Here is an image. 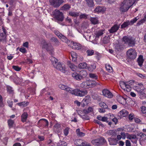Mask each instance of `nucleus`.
I'll return each instance as SVG.
<instances>
[{
  "instance_id": "obj_1",
  "label": "nucleus",
  "mask_w": 146,
  "mask_h": 146,
  "mask_svg": "<svg viewBox=\"0 0 146 146\" xmlns=\"http://www.w3.org/2000/svg\"><path fill=\"white\" fill-rule=\"evenodd\" d=\"M119 84L122 89L127 92H129L132 88L140 94L142 93L143 86L141 83H135L132 80L125 82L121 81Z\"/></svg>"
},
{
  "instance_id": "obj_2",
  "label": "nucleus",
  "mask_w": 146,
  "mask_h": 146,
  "mask_svg": "<svg viewBox=\"0 0 146 146\" xmlns=\"http://www.w3.org/2000/svg\"><path fill=\"white\" fill-rule=\"evenodd\" d=\"M99 84L94 80H87L83 82L80 85L81 87L85 88H88L95 86Z\"/></svg>"
},
{
  "instance_id": "obj_3",
  "label": "nucleus",
  "mask_w": 146,
  "mask_h": 146,
  "mask_svg": "<svg viewBox=\"0 0 146 146\" xmlns=\"http://www.w3.org/2000/svg\"><path fill=\"white\" fill-rule=\"evenodd\" d=\"M54 18L58 21L62 22L64 19V15L62 12L59 10L56 9L52 13Z\"/></svg>"
},
{
  "instance_id": "obj_4",
  "label": "nucleus",
  "mask_w": 146,
  "mask_h": 146,
  "mask_svg": "<svg viewBox=\"0 0 146 146\" xmlns=\"http://www.w3.org/2000/svg\"><path fill=\"white\" fill-rule=\"evenodd\" d=\"M87 93V91L86 90H80L78 89L74 90L72 89L71 92V94H72L80 97L84 96Z\"/></svg>"
},
{
  "instance_id": "obj_5",
  "label": "nucleus",
  "mask_w": 146,
  "mask_h": 146,
  "mask_svg": "<svg viewBox=\"0 0 146 146\" xmlns=\"http://www.w3.org/2000/svg\"><path fill=\"white\" fill-rule=\"evenodd\" d=\"M123 40L129 46H134L135 43V39L131 36H125L123 38Z\"/></svg>"
},
{
  "instance_id": "obj_6",
  "label": "nucleus",
  "mask_w": 146,
  "mask_h": 146,
  "mask_svg": "<svg viewBox=\"0 0 146 146\" xmlns=\"http://www.w3.org/2000/svg\"><path fill=\"white\" fill-rule=\"evenodd\" d=\"M126 54L128 58L131 60L135 59L137 56V53L135 50L132 48L128 50L127 51Z\"/></svg>"
},
{
  "instance_id": "obj_7",
  "label": "nucleus",
  "mask_w": 146,
  "mask_h": 146,
  "mask_svg": "<svg viewBox=\"0 0 146 146\" xmlns=\"http://www.w3.org/2000/svg\"><path fill=\"white\" fill-rule=\"evenodd\" d=\"M131 7L123 1L120 4L119 10L121 13H123L128 11Z\"/></svg>"
},
{
  "instance_id": "obj_8",
  "label": "nucleus",
  "mask_w": 146,
  "mask_h": 146,
  "mask_svg": "<svg viewBox=\"0 0 146 146\" xmlns=\"http://www.w3.org/2000/svg\"><path fill=\"white\" fill-rule=\"evenodd\" d=\"M106 142V141L103 137H101L97 139L92 140L91 143L95 145H102Z\"/></svg>"
},
{
  "instance_id": "obj_9",
  "label": "nucleus",
  "mask_w": 146,
  "mask_h": 146,
  "mask_svg": "<svg viewBox=\"0 0 146 146\" xmlns=\"http://www.w3.org/2000/svg\"><path fill=\"white\" fill-rule=\"evenodd\" d=\"M50 5L55 8L59 7L64 3V0H51L49 1Z\"/></svg>"
},
{
  "instance_id": "obj_10",
  "label": "nucleus",
  "mask_w": 146,
  "mask_h": 146,
  "mask_svg": "<svg viewBox=\"0 0 146 146\" xmlns=\"http://www.w3.org/2000/svg\"><path fill=\"white\" fill-rule=\"evenodd\" d=\"M54 67L63 73H65L67 70V68L64 64H53Z\"/></svg>"
},
{
  "instance_id": "obj_11",
  "label": "nucleus",
  "mask_w": 146,
  "mask_h": 146,
  "mask_svg": "<svg viewBox=\"0 0 146 146\" xmlns=\"http://www.w3.org/2000/svg\"><path fill=\"white\" fill-rule=\"evenodd\" d=\"M74 143L77 146H91L90 143L87 142H83L82 140L77 139L74 141Z\"/></svg>"
},
{
  "instance_id": "obj_12",
  "label": "nucleus",
  "mask_w": 146,
  "mask_h": 146,
  "mask_svg": "<svg viewBox=\"0 0 146 146\" xmlns=\"http://www.w3.org/2000/svg\"><path fill=\"white\" fill-rule=\"evenodd\" d=\"M78 115L84 119L89 120V117L86 115V113L84 112V110H79L77 111Z\"/></svg>"
},
{
  "instance_id": "obj_13",
  "label": "nucleus",
  "mask_w": 146,
  "mask_h": 146,
  "mask_svg": "<svg viewBox=\"0 0 146 146\" xmlns=\"http://www.w3.org/2000/svg\"><path fill=\"white\" fill-rule=\"evenodd\" d=\"M38 123L39 126H44L45 127H47L48 124V121L44 119H40L38 121Z\"/></svg>"
},
{
  "instance_id": "obj_14",
  "label": "nucleus",
  "mask_w": 146,
  "mask_h": 146,
  "mask_svg": "<svg viewBox=\"0 0 146 146\" xmlns=\"http://www.w3.org/2000/svg\"><path fill=\"white\" fill-rule=\"evenodd\" d=\"M103 95L108 98H111L113 97V94L109 90L107 89H104L102 91Z\"/></svg>"
},
{
  "instance_id": "obj_15",
  "label": "nucleus",
  "mask_w": 146,
  "mask_h": 146,
  "mask_svg": "<svg viewBox=\"0 0 146 146\" xmlns=\"http://www.w3.org/2000/svg\"><path fill=\"white\" fill-rule=\"evenodd\" d=\"M58 87L62 90H66L71 93L72 88L68 87L65 85L60 84L58 85Z\"/></svg>"
},
{
  "instance_id": "obj_16",
  "label": "nucleus",
  "mask_w": 146,
  "mask_h": 146,
  "mask_svg": "<svg viewBox=\"0 0 146 146\" xmlns=\"http://www.w3.org/2000/svg\"><path fill=\"white\" fill-rule=\"evenodd\" d=\"M119 25H115L109 30V31L110 33H113L116 32L119 29Z\"/></svg>"
},
{
  "instance_id": "obj_17",
  "label": "nucleus",
  "mask_w": 146,
  "mask_h": 146,
  "mask_svg": "<svg viewBox=\"0 0 146 146\" xmlns=\"http://www.w3.org/2000/svg\"><path fill=\"white\" fill-rule=\"evenodd\" d=\"M139 137V140L140 144H141V142L146 140V135L143 133H140L137 134Z\"/></svg>"
},
{
  "instance_id": "obj_18",
  "label": "nucleus",
  "mask_w": 146,
  "mask_h": 146,
  "mask_svg": "<svg viewBox=\"0 0 146 146\" xmlns=\"http://www.w3.org/2000/svg\"><path fill=\"white\" fill-rule=\"evenodd\" d=\"M117 130L116 129H112L109 130L107 131L105 135L110 136L111 135H114L117 134Z\"/></svg>"
},
{
  "instance_id": "obj_19",
  "label": "nucleus",
  "mask_w": 146,
  "mask_h": 146,
  "mask_svg": "<svg viewBox=\"0 0 146 146\" xmlns=\"http://www.w3.org/2000/svg\"><path fill=\"white\" fill-rule=\"evenodd\" d=\"M72 44V48L73 49L76 50H79L82 48L81 45L78 43L75 42H71Z\"/></svg>"
},
{
  "instance_id": "obj_20",
  "label": "nucleus",
  "mask_w": 146,
  "mask_h": 146,
  "mask_svg": "<svg viewBox=\"0 0 146 146\" xmlns=\"http://www.w3.org/2000/svg\"><path fill=\"white\" fill-rule=\"evenodd\" d=\"M117 100L120 103L122 104H125L126 103V99L121 96L117 97Z\"/></svg>"
},
{
  "instance_id": "obj_21",
  "label": "nucleus",
  "mask_w": 146,
  "mask_h": 146,
  "mask_svg": "<svg viewBox=\"0 0 146 146\" xmlns=\"http://www.w3.org/2000/svg\"><path fill=\"white\" fill-rule=\"evenodd\" d=\"M106 10V8L104 7L98 6L94 10V11L98 13L104 12Z\"/></svg>"
},
{
  "instance_id": "obj_22",
  "label": "nucleus",
  "mask_w": 146,
  "mask_h": 146,
  "mask_svg": "<svg viewBox=\"0 0 146 146\" xmlns=\"http://www.w3.org/2000/svg\"><path fill=\"white\" fill-rule=\"evenodd\" d=\"M72 77L78 81L81 80L80 73L74 72L72 74Z\"/></svg>"
},
{
  "instance_id": "obj_23",
  "label": "nucleus",
  "mask_w": 146,
  "mask_h": 146,
  "mask_svg": "<svg viewBox=\"0 0 146 146\" xmlns=\"http://www.w3.org/2000/svg\"><path fill=\"white\" fill-rule=\"evenodd\" d=\"M3 29L4 33L0 34V42L5 40H6V30L4 29Z\"/></svg>"
},
{
  "instance_id": "obj_24",
  "label": "nucleus",
  "mask_w": 146,
  "mask_h": 146,
  "mask_svg": "<svg viewBox=\"0 0 146 146\" xmlns=\"http://www.w3.org/2000/svg\"><path fill=\"white\" fill-rule=\"evenodd\" d=\"M96 67L95 64H87L86 69L90 72H92Z\"/></svg>"
},
{
  "instance_id": "obj_25",
  "label": "nucleus",
  "mask_w": 146,
  "mask_h": 146,
  "mask_svg": "<svg viewBox=\"0 0 146 146\" xmlns=\"http://www.w3.org/2000/svg\"><path fill=\"white\" fill-rule=\"evenodd\" d=\"M79 73L81 80H83L84 78L86 77L87 75V72L85 70H81Z\"/></svg>"
},
{
  "instance_id": "obj_26",
  "label": "nucleus",
  "mask_w": 146,
  "mask_h": 146,
  "mask_svg": "<svg viewBox=\"0 0 146 146\" xmlns=\"http://www.w3.org/2000/svg\"><path fill=\"white\" fill-rule=\"evenodd\" d=\"M138 0H124L123 1L125 3L130 6L131 7Z\"/></svg>"
},
{
  "instance_id": "obj_27",
  "label": "nucleus",
  "mask_w": 146,
  "mask_h": 146,
  "mask_svg": "<svg viewBox=\"0 0 146 146\" xmlns=\"http://www.w3.org/2000/svg\"><path fill=\"white\" fill-rule=\"evenodd\" d=\"M121 117H125L127 116L128 114V112L125 109H123L121 110L119 113Z\"/></svg>"
},
{
  "instance_id": "obj_28",
  "label": "nucleus",
  "mask_w": 146,
  "mask_h": 146,
  "mask_svg": "<svg viewBox=\"0 0 146 146\" xmlns=\"http://www.w3.org/2000/svg\"><path fill=\"white\" fill-rule=\"evenodd\" d=\"M86 2V4L88 7H92L94 6V3L93 0H85Z\"/></svg>"
},
{
  "instance_id": "obj_29",
  "label": "nucleus",
  "mask_w": 146,
  "mask_h": 146,
  "mask_svg": "<svg viewBox=\"0 0 146 146\" xmlns=\"http://www.w3.org/2000/svg\"><path fill=\"white\" fill-rule=\"evenodd\" d=\"M108 140L110 145H117V143L115 139L109 138H108Z\"/></svg>"
},
{
  "instance_id": "obj_30",
  "label": "nucleus",
  "mask_w": 146,
  "mask_h": 146,
  "mask_svg": "<svg viewBox=\"0 0 146 146\" xmlns=\"http://www.w3.org/2000/svg\"><path fill=\"white\" fill-rule=\"evenodd\" d=\"M90 20L92 23L94 25H96L98 23V21L97 17H91Z\"/></svg>"
},
{
  "instance_id": "obj_31",
  "label": "nucleus",
  "mask_w": 146,
  "mask_h": 146,
  "mask_svg": "<svg viewBox=\"0 0 146 146\" xmlns=\"http://www.w3.org/2000/svg\"><path fill=\"white\" fill-rule=\"evenodd\" d=\"M28 116V114L26 112H24L21 115V120L24 122L26 121Z\"/></svg>"
},
{
  "instance_id": "obj_32",
  "label": "nucleus",
  "mask_w": 146,
  "mask_h": 146,
  "mask_svg": "<svg viewBox=\"0 0 146 146\" xmlns=\"http://www.w3.org/2000/svg\"><path fill=\"white\" fill-rule=\"evenodd\" d=\"M70 7L71 6L70 5L68 4H64L61 7V9L63 10L67 11L69 10Z\"/></svg>"
},
{
  "instance_id": "obj_33",
  "label": "nucleus",
  "mask_w": 146,
  "mask_h": 146,
  "mask_svg": "<svg viewBox=\"0 0 146 146\" xmlns=\"http://www.w3.org/2000/svg\"><path fill=\"white\" fill-rule=\"evenodd\" d=\"M90 100L89 99L85 98L83 99L82 102V107H84L86 105H87L88 104Z\"/></svg>"
},
{
  "instance_id": "obj_34",
  "label": "nucleus",
  "mask_w": 146,
  "mask_h": 146,
  "mask_svg": "<svg viewBox=\"0 0 146 146\" xmlns=\"http://www.w3.org/2000/svg\"><path fill=\"white\" fill-rule=\"evenodd\" d=\"M104 31L102 30H100L96 32L95 33L96 37L99 38L100 37L102 36L104 34Z\"/></svg>"
},
{
  "instance_id": "obj_35",
  "label": "nucleus",
  "mask_w": 146,
  "mask_h": 146,
  "mask_svg": "<svg viewBox=\"0 0 146 146\" xmlns=\"http://www.w3.org/2000/svg\"><path fill=\"white\" fill-rule=\"evenodd\" d=\"M97 118L99 120L103 122H106L107 121L108 118L106 117H102L100 115H98Z\"/></svg>"
},
{
  "instance_id": "obj_36",
  "label": "nucleus",
  "mask_w": 146,
  "mask_h": 146,
  "mask_svg": "<svg viewBox=\"0 0 146 146\" xmlns=\"http://www.w3.org/2000/svg\"><path fill=\"white\" fill-rule=\"evenodd\" d=\"M70 54L72 58V61L74 62L76 61L77 59V55L76 53L74 52H71Z\"/></svg>"
},
{
  "instance_id": "obj_37",
  "label": "nucleus",
  "mask_w": 146,
  "mask_h": 146,
  "mask_svg": "<svg viewBox=\"0 0 146 146\" xmlns=\"http://www.w3.org/2000/svg\"><path fill=\"white\" fill-rule=\"evenodd\" d=\"M76 132L77 135L79 137H83L85 135L84 133L80 131L79 129H78L76 130Z\"/></svg>"
},
{
  "instance_id": "obj_38",
  "label": "nucleus",
  "mask_w": 146,
  "mask_h": 146,
  "mask_svg": "<svg viewBox=\"0 0 146 146\" xmlns=\"http://www.w3.org/2000/svg\"><path fill=\"white\" fill-rule=\"evenodd\" d=\"M29 102H23L17 104L18 105L20 106L25 107L29 105Z\"/></svg>"
},
{
  "instance_id": "obj_39",
  "label": "nucleus",
  "mask_w": 146,
  "mask_h": 146,
  "mask_svg": "<svg viewBox=\"0 0 146 146\" xmlns=\"http://www.w3.org/2000/svg\"><path fill=\"white\" fill-rule=\"evenodd\" d=\"M144 60L142 55H140L137 59V61L138 64H142Z\"/></svg>"
},
{
  "instance_id": "obj_40",
  "label": "nucleus",
  "mask_w": 146,
  "mask_h": 146,
  "mask_svg": "<svg viewBox=\"0 0 146 146\" xmlns=\"http://www.w3.org/2000/svg\"><path fill=\"white\" fill-rule=\"evenodd\" d=\"M68 66L72 71H75L76 70L78 67L75 64H68Z\"/></svg>"
},
{
  "instance_id": "obj_41",
  "label": "nucleus",
  "mask_w": 146,
  "mask_h": 146,
  "mask_svg": "<svg viewBox=\"0 0 146 146\" xmlns=\"http://www.w3.org/2000/svg\"><path fill=\"white\" fill-rule=\"evenodd\" d=\"M51 63L53 64H56L58 62V60L57 59L53 56H51L50 58Z\"/></svg>"
},
{
  "instance_id": "obj_42",
  "label": "nucleus",
  "mask_w": 146,
  "mask_h": 146,
  "mask_svg": "<svg viewBox=\"0 0 146 146\" xmlns=\"http://www.w3.org/2000/svg\"><path fill=\"white\" fill-rule=\"evenodd\" d=\"M79 13L72 11L70 12L69 13L70 16L75 17L78 16L79 15Z\"/></svg>"
},
{
  "instance_id": "obj_43",
  "label": "nucleus",
  "mask_w": 146,
  "mask_h": 146,
  "mask_svg": "<svg viewBox=\"0 0 146 146\" xmlns=\"http://www.w3.org/2000/svg\"><path fill=\"white\" fill-rule=\"evenodd\" d=\"M105 68L107 70L110 72H112L113 71L112 68L110 64H105Z\"/></svg>"
},
{
  "instance_id": "obj_44",
  "label": "nucleus",
  "mask_w": 146,
  "mask_h": 146,
  "mask_svg": "<svg viewBox=\"0 0 146 146\" xmlns=\"http://www.w3.org/2000/svg\"><path fill=\"white\" fill-rule=\"evenodd\" d=\"M48 146H56V144L52 142L51 140H49L47 141Z\"/></svg>"
},
{
  "instance_id": "obj_45",
  "label": "nucleus",
  "mask_w": 146,
  "mask_h": 146,
  "mask_svg": "<svg viewBox=\"0 0 146 146\" xmlns=\"http://www.w3.org/2000/svg\"><path fill=\"white\" fill-rule=\"evenodd\" d=\"M130 22L128 21L125 22H124L121 26V28H125L127 27L128 25H130Z\"/></svg>"
},
{
  "instance_id": "obj_46",
  "label": "nucleus",
  "mask_w": 146,
  "mask_h": 146,
  "mask_svg": "<svg viewBox=\"0 0 146 146\" xmlns=\"http://www.w3.org/2000/svg\"><path fill=\"white\" fill-rule=\"evenodd\" d=\"M7 91L10 94H12L13 93V88L10 86H7Z\"/></svg>"
},
{
  "instance_id": "obj_47",
  "label": "nucleus",
  "mask_w": 146,
  "mask_h": 146,
  "mask_svg": "<svg viewBox=\"0 0 146 146\" xmlns=\"http://www.w3.org/2000/svg\"><path fill=\"white\" fill-rule=\"evenodd\" d=\"M135 135L129 134L128 133H127V138L130 140L131 141Z\"/></svg>"
},
{
  "instance_id": "obj_48",
  "label": "nucleus",
  "mask_w": 146,
  "mask_h": 146,
  "mask_svg": "<svg viewBox=\"0 0 146 146\" xmlns=\"http://www.w3.org/2000/svg\"><path fill=\"white\" fill-rule=\"evenodd\" d=\"M89 76L90 77L92 78V79L95 80H97L98 79V76L96 74L93 73H90L89 74Z\"/></svg>"
},
{
  "instance_id": "obj_49",
  "label": "nucleus",
  "mask_w": 146,
  "mask_h": 146,
  "mask_svg": "<svg viewBox=\"0 0 146 146\" xmlns=\"http://www.w3.org/2000/svg\"><path fill=\"white\" fill-rule=\"evenodd\" d=\"M43 44L42 47L44 48L47 49L48 47V45L45 40H43L42 42Z\"/></svg>"
},
{
  "instance_id": "obj_50",
  "label": "nucleus",
  "mask_w": 146,
  "mask_h": 146,
  "mask_svg": "<svg viewBox=\"0 0 146 146\" xmlns=\"http://www.w3.org/2000/svg\"><path fill=\"white\" fill-rule=\"evenodd\" d=\"M51 41L52 42H54L56 44H59V41L57 39V38L54 37H52L50 39Z\"/></svg>"
},
{
  "instance_id": "obj_51",
  "label": "nucleus",
  "mask_w": 146,
  "mask_h": 146,
  "mask_svg": "<svg viewBox=\"0 0 146 146\" xmlns=\"http://www.w3.org/2000/svg\"><path fill=\"white\" fill-rule=\"evenodd\" d=\"M100 106L104 109H107L108 107V106L104 102H101L99 103Z\"/></svg>"
},
{
  "instance_id": "obj_52",
  "label": "nucleus",
  "mask_w": 146,
  "mask_h": 146,
  "mask_svg": "<svg viewBox=\"0 0 146 146\" xmlns=\"http://www.w3.org/2000/svg\"><path fill=\"white\" fill-rule=\"evenodd\" d=\"M60 38H61V40L62 41L65 42H68V39L64 36L63 35H62V36H61Z\"/></svg>"
},
{
  "instance_id": "obj_53",
  "label": "nucleus",
  "mask_w": 146,
  "mask_h": 146,
  "mask_svg": "<svg viewBox=\"0 0 146 146\" xmlns=\"http://www.w3.org/2000/svg\"><path fill=\"white\" fill-rule=\"evenodd\" d=\"M8 123L9 127H12L14 123V121L10 119L8 121Z\"/></svg>"
},
{
  "instance_id": "obj_54",
  "label": "nucleus",
  "mask_w": 146,
  "mask_h": 146,
  "mask_svg": "<svg viewBox=\"0 0 146 146\" xmlns=\"http://www.w3.org/2000/svg\"><path fill=\"white\" fill-rule=\"evenodd\" d=\"M110 41L109 38L107 37H105L103 39V43L105 44H106L109 43Z\"/></svg>"
},
{
  "instance_id": "obj_55",
  "label": "nucleus",
  "mask_w": 146,
  "mask_h": 146,
  "mask_svg": "<svg viewBox=\"0 0 146 146\" xmlns=\"http://www.w3.org/2000/svg\"><path fill=\"white\" fill-rule=\"evenodd\" d=\"M93 111V109L92 107H89L88 109H84V112L86 113L87 114Z\"/></svg>"
},
{
  "instance_id": "obj_56",
  "label": "nucleus",
  "mask_w": 146,
  "mask_h": 146,
  "mask_svg": "<svg viewBox=\"0 0 146 146\" xmlns=\"http://www.w3.org/2000/svg\"><path fill=\"white\" fill-rule=\"evenodd\" d=\"M86 53H87V55L88 56H92L94 53V51L93 50H88L86 51Z\"/></svg>"
},
{
  "instance_id": "obj_57",
  "label": "nucleus",
  "mask_w": 146,
  "mask_h": 146,
  "mask_svg": "<svg viewBox=\"0 0 146 146\" xmlns=\"http://www.w3.org/2000/svg\"><path fill=\"white\" fill-rule=\"evenodd\" d=\"M88 15L86 14L85 13L82 14L80 15L79 16V17L80 19H86L87 18V17H88Z\"/></svg>"
},
{
  "instance_id": "obj_58",
  "label": "nucleus",
  "mask_w": 146,
  "mask_h": 146,
  "mask_svg": "<svg viewBox=\"0 0 146 146\" xmlns=\"http://www.w3.org/2000/svg\"><path fill=\"white\" fill-rule=\"evenodd\" d=\"M66 143L64 141H60L58 144V146H66Z\"/></svg>"
},
{
  "instance_id": "obj_59",
  "label": "nucleus",
  "mask_w": 146,
  "mask_h": 146,
  "mask_svg": "<svg viewBox=\"0 0 146 146\" xmlns=\"http://www.w3.org/2000/svg\"><path fill=\"white\" fill-rule=\"evenodd\" d=\"M138 139L137 138L136 135L131 140V142L133 144H136L137 143Z\"/></svg>"
},
{
  "instance_id": "obj_60",
  "label": "nucleus",
  "mask_w": 146,
  "mask_h": 146,
  "mask_svg": "<svg viewBox=\"0 0 146 146\" xmlns=\"http://www.w3.org/2000/svg\"><path fill=\"white\" fill-rule=\"evenodd\" d=\"M12 67L14 70L17 71H19L21 69V67L17 66H13Z\"/></svg>"
},
{
  "instance_id": "obj_61",
  "label": "nucleus",
  "mask_w": 146,
  "mask_h": 146,
  "mask_svg": "<svg viewBox=\"0 0 146 146\" xmlns=\"http://www.w3.org/2000/svg\"><path fill=\"white\" fill-rule=\"evenodd\" d=\"M145 21L146 20H145V19H143L140 20L137 23L136 25L137 26H139L142 24L143 23L145 22Z\"/></svg>"
},
{
  "instance_id": "obj_62",
  "label": "nucleus",
  "mask_w": 146,
  "mask_h": 146,
  "mask_svg": "<svg viewBox=\"0 0 146 146\" xmlns=\"http://www.w3.org/2000/svg\"><path fill=\"white\" fill-rule=\"evenodd\" d=\"M120 135L123 139H125L126 137H127V133H125L123 132H121L120 133Z\"/></svg>"
},
{
  "instance_id": "obj_63",
  "label": "nucleus",
  "mask_w": 146,
  "mask_h": 146,
  "mask_svg": "<svg viewBox=\"0 0 146 146\" xmlns=\"http://www.w3.org/2000/svg\"><path fill=\"white\" fill-rule=\"evenodd\" d=\"M139 18L138 17H137L133 19L132 20L130 21V23H131V25H133L134 23H135L139 19Z\"/></svg>"
},
{
  "instance_id": "obj_64",
  "label": "nucleus",
  "mask_w": 146,
  "mask_h": 146,
  "mask_svg": "<svg viewBox=\"0 0 146 146\" xmlns=\"http://www.w3.org/2000/svg\"><path fill=\"white\" fill-rule=\"evenodd\" d=\"M87 64H78V68L80 69H84L86 68Z\"/></svg>"
}]
</instances>
